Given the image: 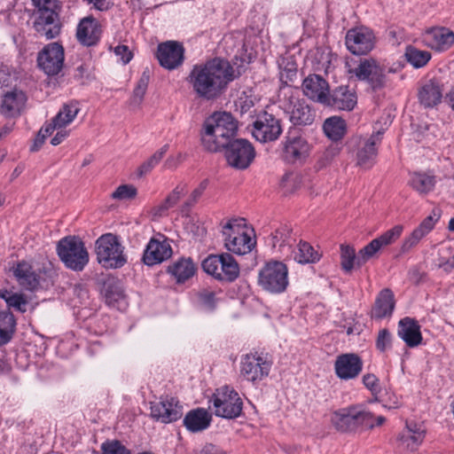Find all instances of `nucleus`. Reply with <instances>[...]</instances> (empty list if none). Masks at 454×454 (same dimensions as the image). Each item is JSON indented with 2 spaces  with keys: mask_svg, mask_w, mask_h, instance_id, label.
I'll return each mask as SVG.
<instances>
[{
  "mask_svg": "<svg viewBox=\"0 0 454 454\" xmlns=\"http://www.w3.org/2000/svg\"><path fill=\"white\" fill-rule=\"evenodd\" d=\"M233 80V67L228 61L218 58L193 66L187 77L196 96L205 100L218 98Z\"/></svg>",
  "mask_w": 454,
  "mask_h": 454,
  "instance_id": "obj_1",
  "label": "nucleus"
},
{
  "mask_svg": "<svg viewBox=\"0 0 454 454\" xmlns=\"http://www.w3.org/2000/svg\"><path fill=\"white\" fill-rule=\"evenodd\" d=\"M238 123L227 112L214 113L203 123L201 144L208 152H217L235 138Z\"/></svg>",
  "mask_w": 454,
  "mask_h": 454,
  "instance_id": "obj_2",
  "label": "nucleus"
},
{
  "mask_svg": "<svg viewBox=\"0 0 454 454\" xmlns=\"http://www.w3.org/2000/svg\"><path fill=\"white\" fill-rule=\"evenodd\" d=\"M331 423L342 434H361L375 427L374 414L359 404L335 411L332 414Z\"/></svg>",
  "mask_w": 454,
  "mask_h": 454,
  "instance_id": "obj_3",
  "label": "nucleus"
},
{
  "mask_svg": "<svg viewBox=\"0 0 454 454\" xmlns=\"http://www.w3.org/2000/svg\"><path fill=\"white\" fill-rule=\"evenodd\" d=\"M288 274V268L284 262L271 260L259 270L257 284L264 292L279 294L289 286Z\"/></svg>",
  "mask_w": 454,
  "mask_h": 454,
  "instance_id": "obj_4",
  "label": "nucleus"
},
{
  "mask_svg": "<svg viewBox=\"0 0 454 454\" xmlns=\"http://www.w3.org/2000/svg\"><path fill=\"white\" fill-rule=\"evenodd\" d=\"M98 262L106 269H118L127 262L124 247L116 235L106 233L100 236L95 244Z\"/></svg>",
  "mask_w": 454,
  "mask_h": 454,
  "instance_id": "obj_5",
  "label": "nucleus"
},
{
  "mask_svg": "<svg viewBox=\"0 0 454 454\" xmlns=\"http://www.w3.org/2000/svg\"><path fill=\"white\" fill-rule=\"evenodd\" d=\"M244 222L245 219H232L223 227L225 247L237 254L251 252L256 244L251 234L247 231Z\"/></svg>",
  "mask_w": 454,
  "mask_h": 454,
  "instance_id": "obj_6",
  "label": "nucleus"
},
{
  "mask_svg": "<svg viewBox=\"0 0 454 454\" xmlns=\"http://www.w3.org/2000/svg\"><path fill=\"white\" fill-rule=\"evenodd\" d=\"M57 253L65 266L75 271H82L89 262L84 243L74 236L61 239L57 245Z\"/></svg>",
  "mask_w": 454,
  "mask_h": 454,
  "instance_id": "obj_7",
  "label": "nucleus"
},
{
  "mask_svg": "<svg viewBox=\"0 0 454 454\" xmlns=\"http://www.w3.org/2000/svg\"><path fill=\"white\" fill-rule=\"evenodd\" d=\"M203 270L222 282H233L239 276V266L228 253L210 254L201 263Z\"/></svg>",
  "mask_w": 454,
  "mask_h": 454,
  "instance_id": "obj_8",
  "label": "nucleus"
},
{
  "mask_svg": "<svg viewBox=\"0 0 454 454\" xmlns=\"http://www.w3.org/2000/svg\"><path fill=\"white\" fill-rule=\"evenodd\" d=\"M382 135L383 131L378 130L369 137L353 136L348 141V149L356 153L357 165L365 168H370L374 165Z\"/></svg>",
  "mask_w": 454,
  "mask_h": 454,
  "instance_id": "obj_9",
  "label": "nucleus"
},
{
  "mask_svg": "<svg viewBox=\"0 0 454 454\" xmlns=\"http://www.w3.org/2000/svg\"><path fill=\"white\" fill-rule=\"evenodd\" d=\"M211 402L215 416L234 419L242 414L243 401L239 393L229 386H223L213 394Z\"/></svg>",
  "mask_w": 454,
  "mask_h": 454,
  "instance_id": "obj_10",
  "label": "nucleus"
},
{
  "mask_svg": "<svg viewBox=\"0 0 454 454\" xmlns=\"http://www.w3.org/2000/svg\"><path fill=\"white\" fill-rule=\"evenodd\" d=\"M346 67L350 77L366 82L373 90H380L386 86V73L373 59H360L356 67H352L349 62H347Z\"/></svg>",
  "mask_w": 454,
  "mask_h": 454,
  "instance_id": "obj_11",
  "label": "nucleus"
},
{
  "mask_svg": "<svg viewBox=\"0 0 454 454\" xmlns=\"http://www.w3.org/2000/svg\"><path fill=\"white\" fill-rule=\"evenodd\" d=\"M273 362L268 354L249 353L242 356L240 375L254 385L266 379L271 370Z\"/></svg>",
  "mask_w": 454,
  "mask_h": 454,
  "instance_id": "obj_12",
  "label": "nucleus"
},
{
  "mask_svg": "<svg viewBox=\"0 0 454 454\" xmlns=\"http://www.w3.org/2000/svg\"><path fill=\"white\" fill-rule=\"evenodd\" d=\"M228 164L237 169L247 168L255 157L252 144L244 138H236L223 147Z\"/></svg>",
  "mask_w": 454,
  "mask_h": 454,
  "instance_id": "obj_13",
  "label": "nucleus"
},
{
  "mask_svg": "<svg viewBox=\"0 0 454 454\" xmlns=\"http://www.w3.org/2000/svg\"><path fill=\"white\" fill-rule=\"evenodd\" d=\"M65 53L63 46L59 43L45 45L37 55V64L48 75H56L63 68Z\"/></svg>",
  "mask_w": 454,
  "mask_h": 454,
  "instance_id": "obj_14",
  "label": "nucleus"
},
{
  "mask_svg": "<svg viewBox=\"0 0 454 454\" xmlns=\"http://www.w3.org/2000/svg\"><path fill=\"white\" fill-rule=\"evenodd\" d=\"M253 127L254 137L262 143L275 141L282 133L280 120L268 112L258 114Z\"/></svg>",
  "mask_w": 454,
  "mask_h": 454,
  "instance_id": "obj_15",
  "label": "nucleus"
},
{
  "mask_svg": "<svg viewBox=\"0 0 454 454\" xmlns=\"http://www.w3.org/2000/svg\"><path fill=\"white\" fill-rule=\"evenodd\" d=\"M297 241L293 228L288 223H281L267 238V244L276 252L288 257Z\"/></svg>",
  "mask_w": 454,
  "mask_h": 454,
  "instance_id": "obj_16",
  "label": "nucleus"
},
{
  "mask_svg": "<svg viewBox=\"0 0 454 454\" xmlns=\"http://www.w3.org/2000/svg\"><path fill=\"white\" fill-rule=\"evenodd\" d=\"M33 28L39 38L51 40L58 37L62 29L59 13L44 11L42 14H35Z\"/></svg>",
  "mask_w": 454,
  "mask_h": 454,
  "instance_id": "obj_17",
  "label": "nucleus"
},
{
  "mask_svg": "<svg viewBox=\"0 0 454 454\" xmlns=\"http://www.w3.org/2000/svg\"><path fill=\"white\" fill-rule=\"evenodd\" d=\"M150 410L155 420L165 424L176 421L183 415V406L174 397H161L159 402H152Z\"/></svg>",
  "mask_w": 454,
  "mask_h": 454,
  "instance_id": "obj_18",
  "label": "nucleus"
},
{
  "mask_svg": "<svg viewBox=\"0 0 454 454\" xmlns=\"http://www.w3.org/2000/svg\"><path fill=\"white\" fill-rule=\"evenodd\" d=\"M184 54V49L180 43L167 41L158 45L156 58L162 67L173 70L182 65Z\"/></svg>",
  "mask_w": 454,
  "mask_h": 454,
  "instance_id": "obj_19",
  "label": "nucleus"
},
{
  "mask_svg": "<svg viewBox=\"0 0 454 454\" xmlns=\"http://www.w3.org/2000/svg\"><path fill=\"white\" fill-rule=\"evenodd\" d=\"M357 104V95L355 89L348 85H340L329 91L324 106L334 110L352 111Z\"/></svg>",
  "mask_w": 454,
  "mask_h": 454,
  "instance_id": "obj_20",
  "label": "nucleus"
},
{
  "mask_svg": "<svg viewBox=\"0 0 454 454\" xmlns=\"http://www.w3.org/2000/svg\"><path fill=\"white\" fill-rule=\"evenodd\" d=\"M346 46L354 55H364L374 47V35L366 28L349 29L346 35Z\"/></svg>",
  "mask_w": 454,
  "mask_h": 454,
  "instance_id": "obj_21",
  "label": "nucleus"
},
{
  "mask_svg": "<svg viewBox=\"0 0 454 454\" xmlns=\"http://www.w3.org/2000/svg\"><path fill=\"white\" fill-rule=\"evenodd\" d=\"M363 370V361L355 353L339 355L334 362V372L341 380H354L358 377Z\"/></svg>",
  "mask_w": 454,
  "mask_h": 454,
  "instance_id": "obj_22",
  "label": "nucleus"
},
{
  "mask_svg": "<svg viewBox=\"0 0 454 454\" xmlns=\"http://www.w3.org/2000/svg\"><path fill=\"white\" fill-rule=\"evenodd\" d=\"M101 35L102 27L97 19L87 16L80 20L76 28V38L82 45L93 47L98 43Z\"/></svg>",
  "mask_w": 454,
  "mask_h": 454,
  "instance_id": "obj_23",
  "label": "nucleus"
},
{
  "mask_svg": "<svg viewBox=\"0 0 454 454\" xmlns=\"http://www.w3.org/2000/svg\"><path fill=\"white\" fill-rule=\"evenodd\" d=\"M301 89L309 99L324 106L330 91V85L323 76L312 74L303 80Z\"/></svg>",
  "mask_w": 454,
  "mask_h": 454,
  "instance_id": "obj_24",
  "label": "nucleus"
},
{
  "mask_svg": "<svg viewBox=\"0 0 454 454\" xmlns=\"http://www.w3.org/2000/svg\"><path fill=\"white\" fill-rule=\"evenodd\" d=\"M444 84L439 79L425 81L418 89L419 102L425 108H433L442 102Z\"/></svg>",
  "mask_w": 454,
  "mask_h": 454,
  "instance_id": "obj_25",
  "label": "nucleus"
},
{
  "mask_svg": "<svg viewBox=\"0 0 454 454\" xmlns=\"http://www.w3.org/2000/svg\"><path fill=\"white\" fill-rule=\"evenodd\" d=\"M310 145L301 137H287L283 144L282 157L288 163L302 162L309 156Z\"/></svg>",
  "mask_w": 454,
  "mask_h": 454,
  "instance_id": "obj_26",
  "label": "nucleus"
},
{
  "mask_svg": "<svg viewBox=\"0 0 454 454\" xmlns=\"http://www.w3.org/2000/svg\"><path fill=\"white\" fill-rule=\"evenodd\" d=\"M27 101L26 94L17 89L6 91L2 96L0 113L6 118H15L23 110Z\"/></svg>",
  "mask_w": 454,
  "mask_h": 454,
  "instance_id": "obj_27",
  "label": "nucleus"
},
{
  "mask_svg": "<svg viewBox=\"0 0 454 454\" xmlns=\"http://www.w3.org/2000/svg\"><path fill=\"white\" fill-rule=\"evenodd\" d=\"M426 44L437 51H444L454 43V32L447 27H434L424 35Z\"/></svg>",
  "mask_w": 454,
  "mask_h": 454,
  "instance_id": "obj_28",
  "label": "nucleus"
},
{
  "mask_svg": "<svg viewBox=\"0 0 454 454\" xmlns=\"http://www.w3.org/2000/svg\"><path fill=\"white\" fill-rule=\"evenodd\" d=\"M172 254V248L166 241H158L152 239L143 254V262L148 266H153L168 259Z\"/></svg>",
  "mask_w": 454,
  "mask_h": 454,
  "instance_id": "obj_29",
  "label": "nucleus"
},
{
  "mask_svg": "<svg viewBox=\"0 0 454 454\" xmlns=\"http://www.w3.org/2000/svg\"><path fill=\"white\" fill-rule=\"evenodd\" d=\"M101 293L106 304L110 307L120 309L126 304V295L122 284L114 278H109L104 281Z\"/></svg>",
  "mask_w": 454,
  "mask_h": 454,
  "instance_id": "obj_30",
  "label": "nucleus"
},
{
  "mask_svg": "<svg viewBox=\"0 0 454 454\" xmlns=\"http://www.w3.org/2000/svg\"><path fill=\"white\" fill-rule=\"evenodd\" d=\"M398 336L410 348L421 344L423 337L418 321L409 317L402 318L398 323Z\"/></svg>",
  "mask_w": 454,
  "mask_h": 454,
  "instance_id": "obj_31",
  "label": "nucleus"
},
{
  "mask_svg": "<svg viewBox=\"0 0 454 454\" xmlns=\"http://www.w3.org/2000/svg\"><path fill=\"white\" fill-rule=\"evenodd\" d=\"M426 436L424 426L417 423H406V431L399 436L401 445L406 450L414 452L422 444Z\"/></svg>",
  "mask_w": 454,
  "mask_h": 454,
  "instance_id": "obj_32",
  "label": "nucleus"
},
{
  "mask_svg": "<svg viewBox=\"0 0 454 454\" xmlns=\"http://www.w3.org/2000/svg\"><path fill=\"white\" fill-rule=\"evenodd\" d=\"M197 271V266L190 257H182L169 264L167 272L177 284H183L192 278Z\"/></svg>",
  "mask_w": 454,
  "mask_h": 454,
  "instance_id": "obj_33",
  "label": "nucleus"
},
{
  "mask_svg": "<svg viewBox=\"0 0 454 454\" xmlns=\"http://www.w3.org/2000/svg\"><path fill=\"white\" fill-rule=\"evenodd\" d=\"M211 414L203 408L190 411L184 419V425L192 433L201 432L207 429L211 423Z\"/></svg>",
  "mask_w": 454,
  "mask_h": 454,
  "instance_id": "obj_34",
  "label": "nucleus"
},
{
  "mask_svg": "<svg viewBox=\"0 0 454 454\" xmlns=\"http://www.w3.org/2000/svg\"><path fill=\"white\" fill-rule=\"evenodd\" d=\"M13 274L23 289L34 291L39 286V275L33 270V268L29 263L24 261L17 264L13 270Z\"/></svg>",
  "mask_w": 454,
  "mask_h": 454,
  "instance_id": "obj_35",
  "label": "nucleus"
},
{
  "mask_svg": "<svg viewBox=\"0 0 454 454\" xmlns=\"http://www.w3.org/2000/svg\"><path fill=\"white\" fill-rule=\"evenodd\" d=\"M435 221L433 216L426 217L422 223L406 238L401 247L400 252L402 254L408 253L434 228Z\"/></svg>",
  "mask_w": 454,
  "mask_h": 454,
  "instance_id": "obj_36",
  "label": "nucleus"
},
{
  "mask_svg": "<svg viewBox=\"0 0 454 454\" xmlns=\"http://www.w3.org/2000/svg\"><path fill=\"white\" fill-rule=\"evenodd\" d=\"M394 308L395 299L393 292L388 288L383 289L376 299L372 309V317L378 319L388 317L392 314Z\"/></svg>",
  "mask_w": 454,
  "mask_h": 454,
  "instance_id": "obj_37",
  "label": "nucleus"
},
{
  "mask_svg": "<svg viewBox=\"0 0 454 454\" xmlns=\"http://www.w3.org/2000/svg\"><path fill=\"white\" fill-rule=\"evenodd\" d=\"M315 118V111L305 101H298L294 105L290 114V121L294 125H311Z\"/></svg>",
  "mask_w": 454,
  "mask_h": 454,
  "instance_id": "obj_38",
  "label": "nucleus"
},
{
  "mask_svg": "<svg viewBox=\"0 0 454 454\" xmlns=\"http://www.w3.org/2000/svg\"><path fill=\"white\" fill-rule=\"evenodd\" d=\"M409 184L420 195H427L434 189L436 177L426 172H414L411 175Z\"/></svg>",
  "mask_w": 454,
  "mask_h": 454,
  "instance_id": "obj_39",
  "label": "nucleus"
},
{
  "mask_svg": "<svg viewBox=\"0 0 454 454\" xmlns=\"http://www.w3.org/2000/svg\"><path fill=\"white\" fill-rule=\"evenodd\" d=\"M323 130L328 138L333 141H339L346 133V121L339 116L327 118L323 124Z\"/></svg>",
  "mask_w": 454,
  "mask_h": 454,
  "instance_id": "obj_40",
  "label": "nucleus"
},
{
  "mask_svg": "<svg viewBox=\"0 0 454 454\" xmlns=\"http://www.w3.org/2000/svg\"><path fill=\"white\" fill-rule=\"evenodd\" d=\"M294 260L299 263H314L320 259L318 252L315 251L310 244L300 240L296 249L293 248L292 254Z\"/></svg>",
  "mask_w": 454,
  "mask_h": 454,
  "instance_id": "obj_41",
  "label": "nucleus"
},
{
  "mask_svg": "<svg viewBox=\"0 0 454 454\" xmlns=\"http://www.w3.org/2000/svg\"><path fill=\"white\" fill-rule=\"evenodd\" d=\"M406 61L414 68H422L430 61L432 55L429 51L419 50L412 45H408L404 51Z\"/></svg>",
  "mask_w": 454,
  "mask_h": 454,
  "instance_id": "obj_42",
  "label": "nucleus"
},
{
  "mask_svg": "<svg viewBox=\"0 0 454 454\" xmlns=\"http://www.w3.org/2000/svg\"><path fill=\"white\" fill-rule=\"evenodd\" d=\"M16 320L9 312H0V345L8 343L15 332Z\"/></svg>",
  "mask_w": 454,
  "mask_h": 454,
  "instance_id": "obj_43",
  "label": "nucleus"
},
{
  "mask_svg": "<svg viewBox=\"0 0 454 454\" xmlns=\"http://www.w3.org/2000/svg\"><path fill=\"white\" fill-rule=\"evenodd\" d=\"M78 113L79 108L75 103L65 104L54 119L58 126L64 128L74 120Z\"/></svg>",
  "mask_w": 454,
  "mask_h": 454,
  "instance_id": "obj_44",
  "label": "nucleus"
},
{
  "mask_svg": "<svg viewBox=\"0 0 454 454\" xmlns=\"http://www.w3.org/2000/svg\"><path fill=\"white\" fill-rule=\"evenodd\" d=\"M340 265L345 272H350L357 267V254L353 247L342 244L340 246Z\"/></svg>",
  "mask_w": 454,
  "mask_h": 454,
  "instance_id": "obj_45",
  "label": "nucleus"
},
{
  "mask_svg": "<svg viewBox=\"0 0 454 454\" xmlns=\"http://www.w3.org/2000/svg\"><path fill=\"white\" fill-rule=\"evenodd\" d=\"M301 179L300 174L289 172L281 178L280 186L285 193H293L301 187Z\"/></svg>",
  "mask_w": 454,
  "mask_h": 454,
  "instance_id": "obj_46",
  "label": "nucleus"
},
{
  "mask_svg": "<svg viewBox=\"0 0 454 454\" xmlns=\"http://www.w3.org/2000/svg\"><path fill=\"white\" fill-rule=\"evenodd\" d=\"M151 73L148 67H146L141 74L137 84L133 91L132 100L136 104H140L144 98V96L146 92L149 82H150Z\"/></svg>",
  "mask_w": 454,
  "mask_h": 454,
  "instance_id": "obj_47",
  "label": "nucleus"
},
{
  "mask_svg": "<svg viewBox=\"0 0 454 454\" xmlns=\"http://www.w3.org/2000/svg\"><path fill=\"white\" fill-rule=\"evenodd\" d=\"M380 249V247L378 245V241H375V239H372L365 247L360 249L357 254V267L359 268L363 266L369 260L373 258Z\"/></svg>",
  "mask_w": 454,
  "mask_h": 454,
  "instance_id": "obj_48",
  "label": "nucleus"
},
{
  "mask_svg": "<svg viewBox=\"0 0 454 454\" xmlns=\"http://www.w3.org/2000/svg\"><path fill=\"white\" fill-rule=\"evenodd\" d=\"M168 145H163L160 150L154 153L145 162H144L139 168V175L143 176L149 173L159 162L161 160L163 156L168 152Z\"/></svg>",
  "mask_w": 454,
  "mask_h": 454,
  "instance_id": "obj_49",
  "label": "nucleus"
},
{
  "mask_svg": "<svg viewBox=\"0 0 454 454\" xmlns=\"http://www.w3.org/2000/svg\"><path fill=\"white\" fill-rule=\"evenodd\" d=\"M403 229L402 225H395L374 239L375 241H378V245L380 248L382 247H387L393 244L400 238Z\"/></svg>",
  "mask_w": 454,
  "mask_h": 454,
  "instance_id": "obj_50",
  "label": "nucleus"
},
{
  "mask_svg": "<svg viewBox=\"0 0 454 454\" xmlns=\"http://www.w3.org/2000/svg\"><path fill=\"white\" fill-rule=\"evenodd\" d=\"M137 194V190L131 184H121L116 188L111 197L117 200H132Z\"/></svg>",
  "mask_w": 454,
  "mask_h": 454,
  "instance_id": "obj_51",
  "label": "nucleus"
},
{
  "mask_svg": "<svg viewBox=\"0 0 454 454\" xmlns=\"http://www.w3.org/2000/svg\"><path fill=\"white\" fill-rule=\"evenodd\" d=\"M199 304L206 309L212 310L215 308L216 299L215 292L202 289L197 293Z\"/></svg>",
  "mask_w": 454,
  "mask_h": 454,
  "instance_id": "obj_52",
  "label": "nucleus"
},
{
  "mask_svg": "<svg viewBox=\"0 0 454 454\" xmlns=\"http://www.w3.org/2000/svg\"><path fill=\"white\" fill-rule=\"evenodd\" d=\"M103 454H131L130 451L117 440L108 441L101 445Z\"/></svg>",
  "mask_w": 454,
  "mask_h": 454,
  "instance_id": "obj_53",
  "label": "nucleus"
},
{
  "mask_svg": "<svg viewBox=\"0 0 454 454\" xmlns=\"http://www.w3.org/2000/svg\"><path fill=\"white\" fill-rule=\"evenodd\" d=\"M34 5L37 8L35 14H42L44 11L59 12L60 4L59 0H32Z\"/></svg>",
  "mask_w": 454,
  "mask_h": 454,
  "instance_id": "obj_54",
  "label": "nucleus"
},
{
  "mask_svg": "<svg viewBox=\"0 0 454 454\" xmlns=\"http://www.w3.org/2000/svg\"><path fill=\"white\" fill-rule=\"evenodd\" d=\"M6 303L8 307L14 308L20 312L26 311L27 301L22 294H12V295H8Z\"/></svg>",
  "mask_w": 454,
  "mask_h": 454,
  "instance_id": "obj_55",
  "label": "nucleus"
},
{
  "mask_svg": "<svg viewBox=\"0 0 454 454\" xmlns=\"http://www.w3.org/2000/svg\"><path fill=\"white\" fill-rule=\"evenodd\" d=\"M391 333L387 329L380 330L376 340L377 348L381 352L387 350L391 346Z\"/></svg>",
  "mask_w": 454,
  "mask_h": 454,
  "instance_id": "obj_56",
  "label": "nucleus"
},
{
  "mask_svg": "<svg viewBox=\"0 0 454 454\" xmlns=\"http://www.w3.org/2000/svg\"><path fill=\"white\" fill-rule=\"evenodd\" d=\"M208 184L207 180H203L199 186L193 190L192 192L190 199L185 202L186 207H192L194 205L198 200L200 198L204 191L206 190L207 186Z\"/></svg>",
  "mask_w": 454,
  "mask_h": 454,
  "instance_id": "obj_57",
  "label": "nucleus"
},
{
  "mask_svg": "<svg viewBox=\"0 0 454 454\" xmlns=\"http://www.w3.org/2000/svg\"><path fill=\"white\" fill-rule=\"evenodd\" d=\"M185 191V185H177L172 192L165 199L164 202L169 207H174L179 199L181 198V195Z\"/></svg>",
  "mask_w": 454,
  "mask_h": 454,
  "instance_id": "obj_58",
  "label": "nucleus"
},
{
  "mask_svg": "<svg viewBox=\"0 0 454 454\" xmlns=\"http://www.w3.org/2000/svg\"><path fill=\"white\" fill-rule=\"evenodd\" d=\"M114 53L121 57V59L124 65L128 64L133 58L132 52L126 45H118L114 48Z\"/></svg>",
  "mask_w": 454,
  "mask_h": 454,
  "instance_id": "obj_59",
  "label": "nucleus"
},
{
  "mask_svg": "<svg viewBox=\"0 0 454 454\" xmlns=\"http://www.w3.org/2000/svg\"><path fill=\"white\" fill-rule=\"evenodd\" d=\"M363 383L372 393H376L379 390V380L374 374L364 375Z\"/></svg>",
  "mask_w": 454,
  "mask_h": 454,
  "instance_id": "obj_60",
  "label": "nucleus"
},
{
  "mask_svg": "<svg viewBox=\"0 0 454 454\" xmlns=\"http://www.w3.org/2000/svg\"><path fill=\"white\" fill-rule=\"evenodd\" d=\"M437 266L446 273H450L454 269V255L450 258L441 257Z\"/></svg>",
  "mask_w": 454,
  "mask_h": 454,
  "instance_id": "obj_61",
  "label": "nucleus"
},
{
  "mask_svg": "<svg viewBox=\"0 0 454 454\" xmlns=\"http://www.w3.org/2000/svg\"><path fill=\"white\" fill-rule=\"evenodd\" d=\"M89 75V65L87 64H81L78 66L74 71V78L77 80H82L85 77H88Z\"/></svg>",
  "mask_w": 454,
  "mask_h": 454,
  "instance_id": "obj_62",
  "label": "nucleus"
},
{
  "mask_svg": "<svg viewBox=\"0 0 454 454\" xmlns=\"http://www.w3.org/2000/svg\"><path fill=\"white\" fill-rule=\"evenodd\" d=\"M239 106H240V111L241 113H246L250 110L251 107L254 106V101L248 98L247 96L244 98H239Z\"/></svg>",
  "mask_w": 454,
  "mask_h": 454,
  "instance_id": "obj_63",
  "label": "nucleus"
},
{
  "mask_svg": "<svg viewBox=\"0 0 454 454\" xmlns=\"http://www.w3.org/2000/svg\"><path fill=\"white\" fill-rule=\"evenodd\" d=\"M46 137L45 135L43 134V131H38L36 137L35 138L34 144L31 146L30 150L32 152H36L40 149V147L43 145Z\"/></svg>",
  "mask_w": 454,
  "mask_h": 454,
  "instance_id": "obj_64",
  "label": "nucleus"
}]
</instances>
